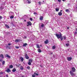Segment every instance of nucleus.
I'll return each mask as SVG.
<instances>
[{
  "label": "nucleus",
  "instance_id": "obj_1",
  "mask_svg": "<svg viewBox=\"0 0 77 77\" xmlns=\"http://www.w3.org/2000/svg\"><path fill=\"white\" fill-rule=\"evenodd\" d=\"M55 35L58 39L60 38L61 41H63V36H62V34H61V33H60V35L57 34H56Z\"/></svg>",
  "mask_w": 77,
  "mask_h": 77
},
{
  "label": "nucleus",
  "instance_id": "obj_2",
  "mask_svg": "<svg viewBox=\"0 0 77 77\" xmlns=\"http://www.w3.org/2000/svg\"><path fill=\"white\" fill-rule=\"evenodd\" d=\"M70 73L72 77H73V76H74L75 75V73L73 72L71 70L70 71Z\"/></svg>",
  "mask_w": 77,
  "mask_h": 77
},
{
  "label": "nucleus",
  "instance_id": "obj_3",
  "mask_svg": "<svg viewBox=\"0 0 77 77\" xmlns=\"http://www.w3.org/2000/svg\"><path fill=\"white\" fill-rule=\"evenodd\" d=\"M27 25H26L27 27H28V26H32V23L30 21L27 22Z\"/></svg>",
  "mask_w": 77,
  "mask_h": 77
},
{
  "label": "nucleus",
  "instance_id": "obj_4",
  "mask_svg": "<svg viewBox=\"0 0 77 77\" xmlns=\"http://www.w3.org/2000/svg\"><path fill=\"white\" fill-rule=\"evenodd\" d=\"M67 59L68 61H70L72 60V57H67Z\"/></svg>",
  "mask_w": 77,
  "mask_h": 77
},
{
  "label": "nucleus",
  "instance_id": "obj_5",
  "mask_svg": "<svg viewBox=\"0 0 77 77\" xmlns=\"http://www.w3.org/2000/svg\"><path fill=\"white\" fill-rule=\"evenodd\" d=\"M72 72H75V67H72Z\"/></svg>",
  "mask_w": 77,
  "mask_h": 77
},
{
  "label": "nucleus",
  "instance_id": "obj_6",
  "mask_svg": "<svg viewBox=\"0 0 77 77\" xmlns=\"http://www.w3.org/2000/svg\"><path fill=\"white\" fill-rule=\"evenodd\" d=\"M5 71H6V72H8V73H9V72H11V70H10V69H8L7 70H6Z\"/></svg>",
  "mask_w": 77,
  "mask_h": 77
},
{
  "label": "nucleus",
  "instance_id": "obj_7",
  "mask_svg": "<svg viewBox=\"0 0 77 77\" xmlns=\"http://www.w3.org/2000/svg\"><path fill=\"white\" fill-rule=\"evenodd\" d=\"M44 43L46 44H47L48 43V39H46Z\"/></svg>",
  "mask_w": 77,
  "mask_h": 77
},
{
  "label": "nucleus",
  "instance_id": "obj_8",
  "mask_svg": "<svg viewBox=\"0 0 77 77\" xmlns=\"http://www.w3.org/2000/svg\"><path fill=\"white\" fill-rule=\"evenodd\" d=\"M25 58L26 59H29V57H28V56H27V54H26L25 55Z\"/></svg>",
  "mask_w": 77,
  "mask_h": 77
},
{
  "label": "nucleus",
  "instance_id": "obj_9",
  "mask_svg": "<svg viewBox=\"0 0 77 77\" xmlns=\"http://www.w3.org/2000/svg\"><path fill=\"white\" fill-rule=\"evenodd\" d=\"M43 18H44V17L43 16H40L39 18L40 20L42 21L43 20Z\"/></svg>",
  "mask_w": 77,
  "mask_h": 77
},
{
  "label": "nucleus",
  "instance_id": "obj_10",
  "mask_svg": "<svg viewBox=\"0 0 77 77\" xmlns=\"http://www.w3.org/2000/svg\"><path fill=\"white\" fill-rule=\"evenodd\" d=\"M58 14L59 16H62V13L61 12H58Z\"/></svg>",
  "mask_w": 77,
  "mask_h": 77
},
{
  "label": "nucleus",
  "instance_id": "obj_11",
  "mask_svg": "<svg viewBox=\"0 0 77 77\" xmlns=\"http://www.w3.org/2000/svg\"><path fill=\"white\" fill-rule=\"evenodd\" d=\"M5 26L6 27L8 28V29H9V28H10V27H9V25H8L5 24Z\"/></svg>",
  "mask_w": 77,
  "mask_h": 77
},
{
  "label": "nucleus",
  "instance_id": "obj_12",
  "mask_svg": "<svg viewBox=\"0 0 77 77\" xmlns=\"http://www.w3.org/2000/svg\"><path fill=\"white\" fill-rule=\"evenodd\" d=\"M20 59L22 62L24 61V58L22 57H20Z\"/></svg>",
  "mask_w": 77,
  "mask_h": 77
},
{
  "label": "nucleus",
  "instance_id": "obj_13",
  "mask_svg": "<svg viewBox=\"0 0 77 77\" xmlns=\"http://www.w3.org/2000/svg\"><path fill=\"white\" fill-rule=\"evenodd\" d=\"M27 2L28 4H30V3H31V2H31V1H29V0H27Z\"/></svg>",
  "mask_w": 77,
  "mask_h": 77
},
{
  "label": "nucleus",
  "instance_id": "obj_14",
  "mask_svg": "<svg viewBox=\"0 0 77 77\" xmlns=\"http://www.w3.org/2000/svg\"><path fill=\"white\" fill-rule=\"evenodd\" d=\"M0 57L2 59H3V58H4V56H3V54H1L0 55Z\"/></svg>",
  "mask_w": 77,
  "mask_h": 77
},
{
  "label": "nucleus",
  "instance_id": "obj_15",
  "mask_svg": "<svg viewBox=\"0 0 77 77\" xmlns=\"http://www.w3.org/2000/svg\"><path fill=\"white\" fill-rule=\"evenodd\" d=\"M15 42H20V39H16L15 40Z\"/></svg>",
  "mask_w": 77,
  "mask_h": 77
},
{
  "label": "nucleus",
  "instance_id": "obj_16",
  "mask_svg": "<svg viewBox=\"0 0 77 77\" xmlns=\"http://www.w3.org/2000/svg\"><path fill=\"white\" fill-rule=\"evenodd\" d=\"M34 75H36L37 76H38V75H39V74H38V73H37L36 72H34Z\"/></svg>",
  "mask_w": 77,
  "mask_h": 77
},
{
  "label": "nucleus",
  "instance_id": "obj_17",
  "mask_svg": "<svg viewBox=\"0 0 77 77\" xmlns=\"http://www.w3.org/2000/svg\"><path fill=\"white\" fill-rule=\"evenodd\" d=\"M36 45L37 48H40V47L39 46V45L36 44Z\"/></svg>",
  "mask_w": 77,
  "mask_h": 77
},
{
  "label": "nucleus",
  "instance_id": "obj_18",
  "mask_svg": "<svg viewBox=\"0 0 77 77\" xmlns=\"http://www.w3.org/2000/svg\"><path fill=\"white\" fill-rule=\"evenodd\" d=\"M38 53H41L42 52L41 50L40 49H39L38 50Z\"/></svg>",
  "mask_w": 77,
  "mask_h": 77
},
{
  "label": "nucleus",
  "instance_id": "obj_19",
  "mask_svg": "<svg viewBox=\"0 0 77 77\" xmlns=\"http://www.w3.org/2000/svg\"><path fill=\"white\" fill-rule=\"evenodd\" d=\"M32 61H33V60L31 59H29V62H30L31 63H32Z\"/></svg>",
  "mask_w": 77,
  "mask_h": 77
},
{
  "label": "nucleus",
  "instance_id": "obj_20",
  "mask_svg": "<svg viewBox=\"0 0 77 77\" xmlns=\"http://www.w3.org/2000/svg\"><path fill=\"white\" fill-rule=\"evenodd\" d=\"M23 69H24V68L23 67V66H20V69H21V70H23Z\"/></svg>",
  "mask_w": 77,
  "mask_h": 77
},
{
  "label": "nucleus",
  "instance_id": "obj_21",
  "mask_svg": "<svg viewBox=\"0 0 77 77\" xmlns=\"http://www.w3.org/2000/svg\"><path fill=\"white\" fill-rule=\"evenodd\" d=\"M27 45V44L26 43H25V44H24L23 45V47H25Z\"/></svg>",
  "mask_w": 77,
  "mask_h": 77
},
{
  "label": "nucleus",
  "instance_id": "obj_22",
  "mask_svg": "<svg viewBox=\"0 0 77 77\" xmlns=\"http://www.w3.org/2000/svg\"><path fill=\"white\" fill-rule=\"evenodd\" d=\"M4 9V8L3 7H0V11H2V10Z\"/></svg>",
  "mask_w": 77,
  "mask_h": 77
},
{
  "label": "nucleus",
  "instance_id": "obj_23",
  "mask_svg": "<svg viewBox=\"0 0 77 77\" xmlns=\"http://www.w3.org/2000/svg\"><path fill=\"white\" fill-rule=\"evenodd\" d=\"M63 38L64 39V40H65V39H66V36L65 35H64L63 36Z\"/></svg>",
  "mask_w": 77,
  "mask_h": 77
},
{
  "label": "nucleus",
  "instance_id": "obj_24",
  "mask_svg": "<svg viewBox=\"0 0 77 77\" xmlns=\"http://www.w3.org/2000/svg\"><path fill=\"white\" fill-rule=\"evenodd\" d=\"M16 71V69H14L12 70V71L13 72H15Z\"/></svg>",
  "mask_w": 77,
  "mask_h": 77
},
{
  "label": "nucleus",
  "instance_id": "obj_25",
  "mask_svg": "<svg viewBox=\"0 0 77 77\" xmlns=\"http://www.w3.org/2000/svg\"><path fill=\"white\" fill-rule=\"evenodd\" d=\"M55 48H56V46L55 45H54L52 47V49L54 50Z\"/></svg>",
  "mask_w": 77,
  "mask_h": 77
},
{
  "label": "nucleus",
  "instance_id": "obj_26",
  "mask_svg": "<svg viewBox=\"0 0 77 77\" xmlns=\"http://www.w3.org/2000/svg\"><path fill=\"white\" fill-rule=\"evenodd\" d=\"M55 10L57 12H58L59 11V9L56 8Z\"/></svg>",
  "mask_w": 77,
  "mask_h": 77
},
{
  "label": "nucleus",
  "instance_id": "obj_27",
  "mask_svg": "<svg viewBox=\"0 0 77 77\" xmlns=\"http://www.w3.org/2000/svg\"><path fill=\"white\" fill-rule=\"evenodd\" d=\"M26 68L27 69H30V66H28L26 67Z\"/></svg>",
  "mask_w": 77,
  "mask_h": 77
},
{
  "label": "nucleus",
  "instance_id": "obj_28",
  "mask_svg": "<svg viewBox=\"0 0 77 77\" xmlns=\"http://www.w3.org/2000/svg\"><path fill=\"white\" fill-rule=\"evenodd\" d=\"M9 67L10 68H13V66L12 65H10Z\"/></svg>",
  "mask_w": 77,
  "mask_h": 77
},
{
  "label": "nucleus",
  "instance_id": "obj_29",
  "mask_svg": "<svg viewBox=\"0 0 77 77\" xmlns=\"http://www.w3.org/2000/svg\"><path fill=\"white\" fill-rule=\"evenodd\" d=\"M14 16L13 15H12L10 17V18H11V19H12V18H14Z\"/></svg>",
  "mask_w": 77,
  "mask_h": 77
},
{
  "label": "nucleus",
  "instance_id": "obj_30",
  "mask_svg": "<svg viewBox=\"0 0 77 77\" xmlns=\"http://www.w3.org/2000/svg\"><path fill=\"white\" fill-rule=\"evenodd\" d=\"M6 57H8V58H11V57H10L9 56V55L8 54L6 55Z\"/></svg>",
  "mask_w": 77,
  "mask_h": 77
},
{
  "label": "nucleus",
  "instance_id": "obj_31",
  "mask_svg": "<svg viewBox=\"0 0 77 77\" xmlns=\"http://www.w3.org/2000/svg\"><path fill=\"white\" fill-rule=\"evenodd\" d=\"M66 46H67V47H68V46L69 45V43L66 44Z\"/></svg>",
  "mask_w": 77,
  "mask_h": 77
},
{
  "label": "nucleus",
  "instance_id": "obj_32",
  "mask_svg": "<svg viewBox=\"0 0 77 77\" xmlns=\"http://www.w3.org/2000/svg\"><path fill=\"white\" fill-rule=\"evenodd\" d=\"M27 0H24V3H27Z\"/></svg>",
  "mask_w": 77,
  "mask_h": 77
},
{
  "label": "nucleus",
  "instance_id": "obj_33",
  "mask_svg": "<svg viewBox=\"0 0 77 77\" xmlns=\"http://www.w3.org/2000/svg\"><path fill=\"white\" fill-rule=\"evenodd\" d=\"M38 3H39V5H41V1H39L38 2Z\"/></svg>",
  "mask_w": 77,
  "mask_h": 77
},
{
  "label": "nucleus",
  "instance_id": "obj_34",
  "mask_svg": "<svg viewBox=\"0 0 77 77\" xmlns=\"http://www.w3.org/2000/svg\"><path fill=\"white\" fill-rule=\"evenodd\" d=\"M5 61H3L2 62V65H5Z\"/></svg>",
  "mask_w": 77,
  "mask_h": 77
},
{
  "label": "nucleus",
  "instance_id": "obj_35",
  "mask_svg": "<svg viewBox=\"0 0 77 77\" xmlns=\"http://www.w3.org/2000/svg\"><path fill=\"white\" fill-rule=\"evenodd\" d=\"M66 12H69V9H66Z\"/></svg>",
  "mask_w": 77,
  "mask_h": 77
},
{
  "label": "nucleus",
  "instance_id": "obj_36",
  "mask_svg": "<svg viewBox=\"0 0 77 77\" xmlns=\"http://www.w3.org/2000/svg\"><path fill=\"white\" fill-rule=\"evenodd\" d=\"M15 48H17V49H18V48H20L19 47V46H15Z\"/></svg>",
  "mask_w": 77,
  "mask_h": 77
},
{
  "label": "nucleus",
  "instance_id": "obj_37",
  "mask_svg": "<svg viewBox=\"0 0 77 77\" xmlns=\"http://www.w3.org/2000/svg\"><path fill=\"white\" fill-rule=\"evenodd\" d=\"M41 26L42 27H44V24H42L41 25Z\"/></svg>",
  "mask_w": 77,
  "mask_h": 77
},
{
  "label": "nucleus",
  "instance_id": "obj_38",
  "mask_svg": "<svg viewBox=\"0 0 77 77\" xmlns=\"http://www.w3.org/2000/svg\"><path fill=\"white\" fill-rule=\"evenodd\" d=\"M28 65H31V63H30V62H29H29L28 63Z\"/></svg>",
  "mask_w": 77,
  "mask_h": 77
},
{
  "label": "nucleus",
  "instance_id": "obj_39",
  "mask_svg": "<svg viewBox=\"0 0 77 77\" xmlns=\"http://www.w3.org/2000/svg\"><path fill=\"white\" fill-rule=\"evenodd\" d=\"M3 74V72H0V75H1V74Z\"/></svg>",
  "mask_w": 77,
  "mask_h": 77
},
{
  "label": "nucleus",
  "instance_id": "obj_40",
  "mask_svg": "<svg viewBox=\"0 0 77 77\" xmlns=\"http://www.w3.org/2000/svg\"><path fill=\"white\" fill-rule=\"evenodd\" d=\"M35 76H36L35 75V74H34V75H32V77H35Z\"/></svg>",
  "mask_w": 77,
  "mask_h": 77
},
{
  "label": "nucleus",
  "instance_id": "obj_41",
  "mask_svg": "<svg viewBox=\"0 0 77 77\" xmlns=\"http://www.w3.org/2000/svg\"><path fill=\"white\" fill-rule=\"evenodd\" d=\"M30 20L31 21H33V19L32 18H30Z\"/></svg>",
  "mask_w": 77,
  "mask_h": 77
},
{
  "label": "nucleus",
  "instance_id": "obj_42",
  "mask_svg": "<svg viewBox=\"0 0 77 77\" xmlns=\"http://www.w3.org/2000/svg\"><path fill=\"white\" fill-rule=\"evenodd\" d=\"M3 18V17L1 16H0V19H2Z\"/></svg>",
  "mask_w": 77,
  "mask_h": 77
},
{
  "label": "nucleus",
  "instance_id": "obj_43",
  "mask_svg": "<svg viewBox=\"0 0 77 77\" xmlns=\"http://www.w3.org/2000/svg\"><path fill=\"white\" fill-rule=\"evenodd\" d=\"M57 1L60 2V3H61V0H57Z\"/></svg>",
  "mask_w": 77,
  "mask_h": 77
},
{
  "label": "nucleus",
  "instance_id": "obj_44",
  "mask_svg": "<svg viewBox=\"0 0 77 77\" xmlns=\"http://www.w3.org/2000/svg\"><path fill=\"white\" fill-rule=\"evenodd\" d=\"M34 15H36V14H37V13H36V12H34Z\"/></svg>",
  "mask_w": 77,
  "mask_h": 77
},
{
  "label": "nucleus",
  "instance_id": "obj_45",
  "mask_svg": "<svg viewBox=\"0 0 77 77\" xmlns=\"http://www.w3.org/2000/svg\"><path fill=\"white\" fill-rule=\"evenodd\" d=\"M27 38V37L26 36H24V39H26Z\"/></svg>",
  "mask_w": 77,
  "mask_h": 77
},
{
  "label": "nucleus",
  "instance_id": "obj_46",
  "mask_svg": "<svg viewBox=\"0 0 77 77\" xmlns=\"http://www.w3.org/2000/svg\"><path fill=\"white\" fill-rule=\"evenodd\" d=\"M67 29H68V30H69V27H68L67 28Z\"/></svg>",
  "mask_w": 77,
  "mask_h": 77
},
{
  "label": "nucleus",
  "instance_id": "obj_47",
  "mask_svg": "<svg viewBox=\"0 0 77 77\" xmlns=\"http://www.w3.org/2000/svg\"><path fill=\"white\" fill-rule=\"evenodd\" d=\"M11 45V44L10 43H9L8 44V45L10 46Z\"/></svg>",
  "mask_w": 77,
  "mask_h": 77
},
{
  "label": "nucleus",
  "instance_id": "obj_48",
  "mask_svg": "<svg viewBox=\"0 0 77 77\" xmlns=\"http://www.w3.org/2000/svg\"><path fill=\"white\" fill-rule=\"evenodd\" d=\"M2 59H0V62H2Z\"/></svg>",
  "mask_w": 77,
  "mask_h": 77
},
{
  "label": "nucleus",
  "instance_id": "obj_49",
  "mask_svg": "<svg viewBox=\"0 0 77 77\" xmlns=\"http://www.w3.org/2000/svg\"><path fill=\"white\" fill-rule=\"evenodd\" d=\"M6 77H9V76L8 75H6Z\"/></svg>",
  "mask_w": 77,
  "mask_h": 77
},
{
  "label": "nucleus",
  "instance_id": "obj_50",
  "mask_svg": "<svg viewBox=\"0 0 77 77\" xmlns=\"http://www.w3.org/2000/svg\"><path fill=\"white\" fill-rule=\"evenodd\" d=\"M62 12V10H60V12Z\"/></svg>",
  "mask_w": 77,
  "mask_h": 77
},
{
  "label": "nucleus",
  "instance_id": "obj_51",
  "mask_svg": "<svg viewBox=\"0 0 77 77\" xmlns=\"http://www.w3.org/2000/svg\"><path fill=\"white\" fill-rule=\"evenodd\" d=\"M40 47H42V45H40Z\"/></svg>",
  "mask_w": 77,
  "mask_h": 77
},
{
  "label": "nucleus",
  "instance_id": "obj_52",
  "mask_svg": "<svg viewBox=\"0 0 77 77\" xmlns=\"http://www.w3.org/2000/svg\"><path fill=\"white\" fill-rule=\"evenodd\" d=\"M21 64H20V63H19V66H20Z\"/></svg>",
  "mask_w": 77,
  "mask_h": 77
},
{
  "label": "nucleus",
  "instance_id": "obj_53",
  "mask_svg": "<svg viewBox=\"0 0 77 77\" xmlns=\"http://www.w3.org/2000/svg\"><path fill=\"white\" fill-rule=\"evenodd\" d=\"M63 2H64L65 0H62Z\"/></svg>",
  "mask_w": 77,
  "mask_h": 77
},
{
  "label": "nucleus",
  "instance_id": "obj_54",
  "mask_svg": "<svg viewBox=\"0 0 77 77\" xmlns=\"http://www.w3.org/2000/svg\"><path fill=\"white\" fill-rule=\"evenodd\" d=\"M24 21H25V22H26V20H24Z\"/></svg>",
  "mask_w": 77,
  "mask_h": 77
},
{
  "label": "nucleus",
  "instance_id": "obj_55",
  "mask_svg": "<svg viewBox=\"0 0 77 77\" xmlns=\"http://www.w3.org/2000/svg\"><path fill=\"white\" fill-rule=\"evenodd\" d=\"M51 54H53V52L51 53Z\"/></svg>",
  "mask_w": 77,
  "mask_h": 77
},
{
  "label": "nucleus",
  "instance_id": "obj_56",
  "mask_svg": "<svg viewBox=\"0 0 77 77\" xmlns=\"http://www.w3.org/2000/svg\"><path fill=\"white\" fill-rule=\"evenodd\" d=\"M43 2L44 3V1H43Z\"/></svg>",
  "mask_w": 77,
  "mask_h": 77
},
{
  "label": "nucleus",
  "instance_id": "obj_57",
  "mask_svg": "<svg viewBox=\"0 0 77 77\" xmlns=\"http://www.w3.org/2000/svg\"><path fill=\"white\" fill-rule=\"evenodd\" d=\"M22 77H24V76H22Z\"/></svg>",
  "mask_w": 77,
  "mask_h": 77
},
{
  "label": "nucleus",
  "instance_id": "obj_58",
  "mask_svg": "<svg viewBox=\"0 0 77 77\" xmlns=\"http://www.w3.org/2000/svg\"><path fill=\"white\" fill-rule=\"evenodd\" d=\"M75 33H77V32H75Z\"/></svg>",
  "mask_w": 77,
  "mask_h": 77
},
{
  "label": "nucleus",
  "instance_id": "obj_59",
  "mask_svg": "<svg viewBox=\"0 0 77 77\" xmlns=\"http://www.w3.org/2000/svg\"><path fill=\"white\" fill-rule=\"evenodd\" d=\"M40 66L42 67V66L41 65Z\"/></svg>",
  "mask_w": 77,
  "mask_h": 77
},
{
  "label": "nucleus",
  "instance_id": "obj_60",
  "mask_svg": "<svg viewBox=\"0 0 77 77\" xmlns=\"http://www.w3.org/2000/svg\"><path fill=\"white\" fill-rule=\"evenodd\" d=\"M0 77H2V76H0Z\"/></svg>",
  "mask_w": 77,
  "mask_h": 77
}]
</instances>
